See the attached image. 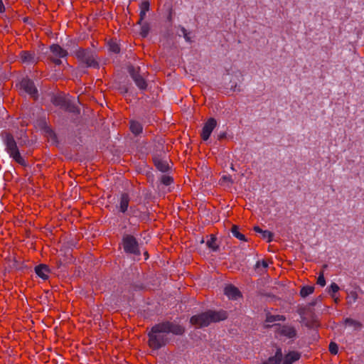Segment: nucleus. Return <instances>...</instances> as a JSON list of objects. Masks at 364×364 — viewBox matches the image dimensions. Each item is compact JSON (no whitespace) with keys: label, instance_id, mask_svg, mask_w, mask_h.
Returning a JSON list of instances; mask_svg holds the SVG:
<instances>
[{"label":"nucleus","instance_id":"obj_36","mask_svg":"<svg viewBox=\"0 0 364 364\" xmlns=\"http://www.w3.org/2000/svg\"><path fill=\"white\" fill-rule=\"evenodd\" d=\"M260 264H262V266L264 267V268H266L267 267V264L265 261H262V262H258L257 265V267H259Z\"/></svg>","mask_w":364,"mask_h":364},{"label":"nucleus","instance_id":"obj_27","mask_svg":"<svg viewBox=\"0 0 364 364\" xmlns=\"http://www.w3.org/2000/svg\"><path fill=\"white\" fill-rule=\"evenodd\" d=\"M262 237L267 240V242H271L272 240L273 234L268 231V230H264L262 233Z\"/></svg>","mask_w":364,"mask_h":364},{"label":"nucleus","instance_id":"obj_11","mask_svg":"<svg viewBox=\"0 0 364 364\" xmlns=\"http://www.w3.org/2000/svg\"><path fill=\"white\" fill-rule=\"evenodd\" d=\"M225 294L231 299H237L240 297V292L237 288L234 286L228 285L225 288Z\"/></svg>","mask_w":364,"mask_h":364},{"label":"nucleus","instance_id":"obj_18","mask_svg":"<svg viewBox=\"0 0 364 364\" xmlns=\"http://www.w3.org/2000/svg\"><path fill=\"white\" fill-rule=\"evenodd\" d=\"M149 10V2L147 1H143L140 4V20L139 23L144 19L146 12Z\"/></svg>","mask_w":364,"mask_h":364},{"label":"nucleus","instance_id":"obj_9","mask_svg":"<svg viewBox=\"0 0 364 364\" xmlns=\"http://www.w3.org/2000/svg\"><path fill=\"white\" fill-rule=\"evenodd\" d=\"M277 334L287 338H294L296 336V331L291 326L284 325L278 328Z\"/></svg>","mask_w":364,"mask_h":364},{"label":"nucleus","instance_id":"obj_29","mask_svg":"<svg viewBox=\"0 0 364 364\" xmlns=\"http://www.w3.org/2000/svg\"><path fill=\"white\" fill-rule=\"evenodd\" d=\"M207 245L213 250H215L217 248V245L215 244V239L214 237H211L210 240L207 241Z\"/></svg>","mask_w":364,"mask_h":364},{"label":"nucleus","instance_id":"obj_5","mask_svg":"<svg viewBox=\"0 0 364 364\" xmlns=\"http://www.w3.org/2000/svg\"><path fill=\"white\" fill-rule=\"evenodd\" d=\"M76 56L79 60L87 65L89 67H95L97 65L95 57L90 52L86 51L82 49H79L76 51Z\"/></svg>","mask_w":364,"mask_h":364},{"label":"nucleus","instance_id":"obj_24","mask_svg":"<svg viewBox=\"0 0 364 364\" xmlns=\"http://www.w3.org/2000/svg\"><path fill=\"white\" fill-rule=\"evenodd\" d=\"M109 50L114 53H118L120 51V48L116 42L111 41L109 43Z\"/></svg>","mask_w":364,"mask_h":364},{"label":"nucleus","instance_id":"obj_33","mask_svg":"<svg viewBox=\"0 0 364 364\" xmlns=\"http://www.w3.org/2000/svg\"><path fill=\"white\" fill-rule=\"evenodd\" d=\"M221 181L223 183H232V179L230 176H224L222 177L221 178Z\"/></svg>","mask_w":364,"mask_h":364},{"label":"nucleus","instance_id":"obj_3","mask_svg":"<svg viewBox=\"0 0 364 364\" xmlns=\"http://www.w3.org/2000/svg\"><path fill=\"white\" fill-rule=\"evenodd\" d=\"M6 151L14 160L18 164L25 166L26 163L23 157L21 156L16 143L12 136L8 134L5 139Z\"/></svg>","mask_w":364,"mask_h":364},{"label":"nucleus","instance_id":"obj_35","mask_svg":"<svg viewBox=\"0 0 364 364\" xmlns=\"http://www.w3.org/2000/svg\"><path fill=\"white\" fill-rule=\"evenodd\" d=\"M5 11V7L2 0H0V13H3Z\"/></svg>","mask_w":364,"mask_h":364},{"label":"nucleus","instance_id":"obj_15","mask_svg":"<svg viewBox=\"0 0 364 364\" xmlns=\"http://www.w3.org/2000/svg\"><path fill=\"white\" fill-rule=\"evenodd\" d=\"M300 358V354L296 351H291L284 357L282 364H292Z\"/></svg>","mask_w":364,"mask_h":364},{"label":"nucleus","instance_id":"obj_34","mask_svg":"<svg viewBox=\"0 0 364 364\" xmlns=\"http://www.w3.org/2000/svg\"><path fill=\"white\" fill-rule=\"evenodd\" d=\"M181 31L183 34V36L185 38V39L187 41H191V38L190 37L188 36V33H187L186 30L184 28H181Z\"/></svg>","mask_w":364,"mask_h":364},{"label":"nucleus","instance_id":"obj_32","mask_svg":"<svg viewBox=\"0 0 364 364\" xmlns=\"http://www.w3.org/2000/svg\"><path fill=\"white\" fill-rule=\"evenodd\" d=\"M358 299V295L355 292H350L348 296V301L350 303L355 302Z\"/></svg>","mask_w":364,"mask_h":364},{"label":"nucleus","instance_id":"obj_12","mask_svg":"<svg viewBox=\"0 0 364 364\" xmlns=\"http://www.w3.org/2000/svg\"><path fill=\"white\" fill-rule=\"evenodd\" d=\"M129 73L134 79L135 83L140 89H145L146 87V83L144 79L141 77L139 75L135 73L134 68H129Z\"/></svg>","mask_w":364,"mask_h":364},{"label":"nucleus","instance_id":"obj_23","mask_svg":"<svg viewBox=\"0 0 364 364\" xmlns=\"http://www.w3.org/2000/svg\"><path fill=\"white\" fill-rule=\"evenodd\" d=\"M285 318L280 315H269L267 316V322L272 323L277 321H284Z\"/></svg>","mask_w":364,"mask_h":364},{"label":"nucleus","instance_id":"obj_17","mask_svg":"<svg viewBox=\"0 0 364 364\" xmlns=\"http://www.w3.org/2000/svg\"><path fill=\"white\" fill-rule=\"evenodd\" d=\"M129 203V197L127 194L123 193L120 197L119 210L121 212L124 213L127 211Z\"/></svg>","mask_w":364,"mask_h":364},{"label":"nucleus","instance_id":"obj_8","mask_svg":"<svg viewBox=\"0 0 364 364\" xmlns=\"http://www.w3.org/2000/svg\"><path fill=\"white\" fill-rule=\"evenodd\" d=\"M217 122L216 120L213 118H210L204 124L202 133H201V137L204 141H206L209 139L213 130L216 127Z\"/></svg>","mask_w":364,"mask_h":364},{"label":"nucleus","instance_id":"obj_25","mask_svg":"<svg viewBox=\"0 0 364 364\" xmlns=\"http://www.w3.org/2000/svg\"><path fill=\"white\" fill-rule=\"evenodd\" d=\"M149 32V26L148 24H144L141 28L140 35L142 37H146Z\"/></svg>","mask_w":364,"mask_h":364},{"label":"nucleus","instance_id":"obj_21","mask_svg":"<svg viewBox=\"0 0 364 364\" xmlns=\"http://www.w3.org/2000/svg\"><path fill=\"white\" fill-rule=\"evenodd\" d=\"M314 288L313 287L306 286L304 287L301 291L300 294L302 297H306L313 293Z\"/></svg>","mask_w":364,"mask_h":364},{"label":"nucleus","instance_id":"obj_16","mask_svg":"<svg viewBox=\"0 0 364 364\" xmlns=\"http://www.w3.org/2000/svg\"><path fill=\"white\" fill-rule=\"evenodd\" d=\"M282 359V352L280 348L277 349L275 355L270 357L267 361L264 362L263 364H280Z\"/></svg>","mask_w":364,"mask_h":364},{"label":"nucleus","instance_id":"obj_38","mask_svg":"<svg viewBox=\"0 0 364 364\" xmlns=\"http://www.w3.org/2000/svg\"><path fill=\"white\" fill-rule=\"evenodd\" d=\"M331 296L334 299L335 302H338V298L336 297L335 294H332Z\"/></svg>","mask_w":364,"mask_h":364},{"label":"nucleus","instance_id":"obj_2","mask_svg":"<svg viewBox=\"0 0 364 364\" xmlns=\"http://www.w3.org/2000/svg\"><path fill=\"white\" fill-rule=\"evenodd\" d=\"M227 317L225 312H215L209 311L202 313L191 318L190 322L196 327H204L212 322H216L225 319Z\"/></svg>","mask_w":364,"mask_h":364},{"label":"nucleus","instance_id":"obj_31","mask_svg":"<svg viewBox=\"0 0 364 364\" xmlns=\"http://www.w3.org/2000/svg\"><path fill=\"white\" fill-rule=\"evenodd\" d=\"M317 284L321 287H324L326 285V280L323 272L319 274L317 279Z\"/></svg>","mask_w":364,"mask_h":364},{"label":"nucleus","instance_id":"obj_7","mask_svg":"<svg viewBox=\"0 0 364 364\" xmlns=\"http://www.w3.org/2000/svg\"><path fill=\"white\" fill-rule=\"evenodd\" d=\"M20 87L33 98L36 99L37 97V89L31 80L27 78L23 79L20 82Z\"/></svg>","mask_w":364,"mask_h":364},{"label":"nucleus","instance_id":"obj_22","mask_svg":"<svg viewBox=\"0 0 364 364\" xmlns=\"http://www.w3.org/2000/svg\"><path fill=\"white\" fill-rule=\"evenodd\" d=\"M232 233L235 237H237L240 240H242V241L246 240L245 235L239 232L238 228L236 225L232 226Z\"/></svg>","mask_w":364,"mask_h":364},{"label":"nucleus","instance_id":"obj_13","mask_svg":"<svg viewBox=\"0 0 364 364\" xmlns=\"http://www.w3.org/2000/svg\"><path fill=\"white\" fill-rule=\"evenodd\" d=\"M154 162L156 167L161 172H166L169 168V164L167 160L159 157H154Z\"/></svg>","mask_w":364,"mask_h":364},{"label":"nucleus","instance_id":"obj_4","mask_svg":"<svg viewBox=\"0 0 364 364\" xmlns=\"http://www.w3.org/2000/svg\"><path fill=\"white\" fill-rule=\"evenodd\" d=\"M122 245L127 253L139 255V245L134 237L127 235L123 237Z\"/></svg>","mask_w":364,"mask_h":364},{"label":"nucleus","instance_id":"obj_26","mask_svg":"<svg viewBox=\"0 0 364 364\" xmlns=\"http://www.w3.org/2000/svg\"><path fill=\"white\" fill-rule=\"evenodd\" d=\"M161 181L163 184L168 186L172 183L173 179L171 176L164 175L161 177Z\"/></svg>","mask_w":364,"mask_h":364},{"label":"nucleus","instance_id":"obj_10","mask_svg":"<svg viewBox=\"0 0 364 364\" xmlns=\"http://www.w3.org/2000/svg\"><path fill=\"white\" fill-rule=\"evenodd\" d=\"M20 58L23 63H26L27 65L35 63L38 60L35 54L29 51H21L20 53Z\"/></svg>","mask_w":364,"mask_h":364},{"label":"nucleus","instance_id":"obj_30","mask_svg":"<svg viewBox=\"0 0 364 364\" xmlns=\"http://www.w3.org/2000/svg\"><path fill=\"white\" fill-rule=\"evenodd\" d=\"M339 287L336 283H332L329 287V293L332 294H335V293L338 292L339 290Z\"/></svg>","mask_w":364,"mask_h":364},{"label":"nucleus","instance_id":"obj_1","mask_svg":"<svg viewBox=\"0 0 364 364\" xmlns=\"http://www.w3.org/2000/svg\"><path fill=\"white\" fill-rule=\"evenodd\" d=\"M184 328L177 324L164 322L154 326L149 333V346L152 349L156 350L164 346L166 343L164 333H172L181 335Z\"/></svg>","mask_w":364,"mask_h":364},{"label":"nucleus","instance_id":"obj_19","mask_svg":"<svg viewBox=\"0 0 364 364\" xmlns=\"http://www.w3.org/2000/svg\"><path fill=\"white\" fill-rule=\"evenodd\" d=\"M130 129L132 133L134 134H138L141 132L142 131V127L140 123L132 121L130 123Z\"/></svg>","mask_w":364,"mask_h":364},{"label":"nucleus","instance_id":"obj_6","mask_svg":"<svg viewBox=\"0 0 364 364\" xmlns=\"http://www.w3.org/2000/svg\"><path fill=\"white\" fill-rule=\"evenodd\" d=\"M50 52L52 53L51 59L57 65L61 63L60 58H65L68 55L67 51L58 45H52L50 46Z\"/></svg>","mask_w":364,"mask_h":364},{"label":"nucleus","instance_id":"obj_37","mask_svg":"<svg viewBox=\"0 0 364 364\" xmlns=\"http://www.w3.org/2000/svg\"><path fill=\"white\" fill-rule=\"evenodd\" d=\"M254 230H255L256 232H260V233H262V232L264 231V230H262V229H260L259 227H255V228H254Z\"/></svg>","mask_w":364,"mask_h":364},{"label":"nucleus","instance_id":"obj_28","mask_svg":"<svg viewBox=\"0 0 364 364\" xmlns=\"http://www.w3.org/2000/svg\"><path fill=\"white\" fill-rule=\"evenodd\" d=\"M329 351L333 354V355H336L338 353V345L336 343H333V342H331L330 344H329Z\"/></svg>","mask_w":364,"mask_h":364},{"label":"nucleus","instance_id":"obj_14","mask_svg":"<svg viewBox=\"0 0 364 364\" xmlns=\"http://www.w3.org/2000/svg\"><path fill=\"white\" fill-rule=\"evenodd\" d=\"M35 272L36 274L43 279H46L48 277L49 269L45 264H40L37 266L35 268Z\"/></svg>","mask_w":364,"mask_h":364},{"label":"nucleus","instance_id":"obj_20","mask_svg":"<svg viewBox=\"0 0 364 364\" xmlns=\"http://www.w3.org/2000/svg\"><path fill=\"white\" fill-rule=\"evenodd\" d=\"M345 323L347 326H352L355 330L360 329L362 326L361 323L359 321L351 318H346L345 320Z\"/></svg>","mask_w":364,"mask_h":364}]
</instances>
